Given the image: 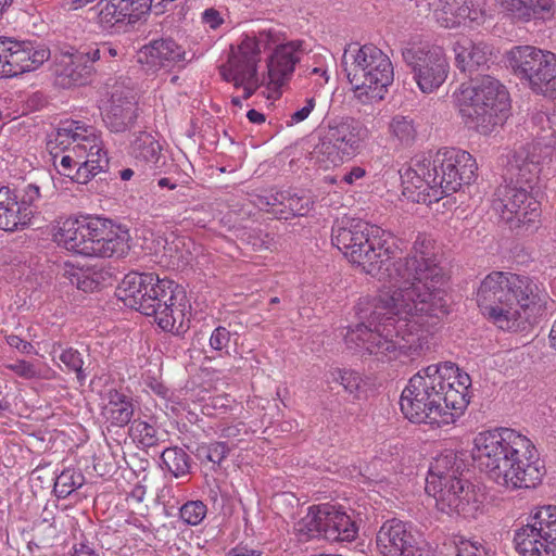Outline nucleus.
<instances>
[{"mask_svg":"<svg viewBox=\"0 0 556 556\" xmlns=\"http://www.w3.org/2000/svg\"><path fill=\"white\" fill-rule=\"evenodd\" d=\"M5 368L14 372L20 378L26 380L35 379L40 376L35 364L25 359H18L14 363L7 364Z\"/></svg>","mask_w":556,"mask_h":556,"instance_id":"53","label":"nucleus"},{"mask_svg":"<svg viewBox=\"0 0 556 556\" xmlns=\"http://www.w3.org/2000/svg\"><path fill=\"white\" fill-rule=\"evenodd\" d=\"M161 459L167 470L176 478L190 473L191 457L181 447L173 446L163 451Z\"/></svg>","mask_w":556,"mask_h":556,"instance_id":"38","label":"nucleus"},{"mask_svg":"<svg viewBox=\"0 0 556 556\" xmlns=\"http://www.w3.org/2000/svg\"><path fill=\"white\" fill-rule=\"evenodd\" d=\"M70 251L85 257L97 258L112 257L118 253L115 245H71Z\"/></svg>","mask_w":556,"mask_h":556,"instance_id":"49","label":"nucleus"},{"mask_svg":"<svg viewBox=\"0 0 556 556\" xmlns=\"http://www.w3.org/2000/svg\"><path fill=\"white\" fill-rule=\"evenodd\" d=\"M438 177L431 156L417 160L403 176L404 190L409 192L413 200L418 203L438 202L443 198Z\"/></svg>","mask_w":556,"mask_h":556,"instance_id":"20","label":"nucleus"},{"mask_svg":"<svg viewBox=\"0 0 556 556\" xmlns=\"http://www.w3.org/2000/svg\"><path fill=\"white\" fill-rule=\"evenodd\" d=\"M465 463L454 451H445L430 463L426 479V492H432L442 486L464 480Z\"/></svg>","mask_w":556,"mask_h":556,"instance_id":"23","label":"nucleus"},{"mask_svg":"<svg viewBox=\"0 0 556 556\" xmlns=\"http://www.w3.org/2000/svg\"><path fill=\"white\" fill-rule=\"evenodd\" d=\"M334 379L339 381L343 389L354 397H357V394L364 383L359 372L352 369L339 370Z\"/></svg>","mask_w":556,"mask_h":556,"instance_id":"48","label":"nucleus"},{"mask_svg":"<svg viewBox=\"0 0 556 556\" xmlns=\"http://www.w3.org/2000/svg\"><path fill=\"white\" fill-rule=\"evenodd\" d=\"M138 118L136 96L130 90H115L103 121L112 132H125L134 128Z\"/></svg>","mask_w":556,"mask_h":556,"instance_id":"22","label":"nucleus"},{"mask_svg":"<svg viewBox=\"0 0 556 556\" xmlns=\"http://www.w3.org/2000/svg\"><path fill=\"white\" fill-rule=\"evenodd\" d=\"M514 543L520 556H556V506L538 507L515 530Z\"/></svg>","mask_w":556,"mask_h":556,"instance_id":"12","label":"nucleus"},{"mask_svg":"<svg viewBox=\"0 0 556 556\" xmlns=\"http://www.w3.org/2000/svg\"><path fill=\"white\" fill-rule=\"evenodd\" d=\"M402 58L424 93L433 92L447 78L450 65L440 47L412 45L402 50Z\"/></svg>","mask_w":556,"mask_h":556,"instance_id":"13","label":"nucleus"},{"mask_svg":"<svg viewBox=\"0 0 556 556\" xmlns=\"http://www.w3.org/2000/svg\"><path fill=\"white\" fill-rule=\"evenodd\" d=\"M454 52L457 68L470 77L482 74L484 70L489 68L492 50L486 43L466 39L455 43Z\"/></svg>","mask_w":556,"mask_h":556,"instance_id":"26","label":"nucleus"},{"mask_svg":"<svg viewBox=\"0 0 556 556\" xmlns=\"http://www.w3.org/2000/svg\"><path fill=\"white\" fill-rule=\"evenodd\" d=\"M161 146L151 136L144 135L141 155L149 162H156Z\"/></svg>","mask_w":556,"mask_h":556,"instance_id":"57","label":"nucleus"},{"mask_svg":"<svg viewBox=\"0 0 556 556\" xmlns=\"http://www.w3.org/2000/svg\"><path fill=\"white\" fill-rule=\"evenodd\" d=\"M28 217L18 203V191L9 187L0 188V229L14 231L18 226L28 225Z\"/></svg>","mask_w":556,"mask_h":556,"instance_id":"29","label":"nucleus"},{"mask_svg":"<svg viewBox=\"0 0 556 556\" xmlns=\"http://www.w3.org/2000/svg\"><path fill=\"white\" fill-rule=\"evenodd\" d=\"M470 376L454 363L432 364L408 380L400 407L412 422L441 427L463 414L470 401Z\"/></svg>","mask_w":556,"mask_h":556,"instance_id":"2","label":"nucleus"},{"mask_svg":"<svg viewBox=\"0 0 556 556\" xmlns=\"http://www.w3.org/2000/svg\"><path fill=\"white\" fill-rule=\"evenodd\" d=\"M108 276L109 274L103 270L78 268L70 271V281L73 286H76L78 290L94 292L105 285Z\"/></svg>","mask_w":556,"mask_h":556,"instance_id":"36","label":"nucleus"},{"mask_svg":"<svg viewBox=\"0 0 556 556\" xmlns=\"http://www.w3.org/2000/svg\"><path fill=\"white\" fill-rule=\"evenodd\" d=\"M85 476L79 468L67 467L56 476L53 491L59 498H66L85 484Z\"/></svg>","mask_w":556,"mask_h":556,"instance_id":"39","label":"nucleus"},{"mask_svg":"<svg viewBox=\"0 0 556 556\" xmlns=\"http://www.w3.org/2000/svg\"><path fill=\"white\" fill-rule=\"evenodd\" d=\"M353 243H388L392 233L377 225L361 219H352Z\"/></svg>","mask_w":556,"mask_h":556,"instance_id":"37","label":"nucleus"},{"mask_svg":"<svg viewBox=\"0 0 556 556\" xmlns=\"http://www.w3.org/2000/svg\"><path fill=\"white\" fill-rule=\"evenodd\" d=\"M455 99L465 125L483 136L502 126L510 110L508 90L488 74H478L463 83Z\"/></svg>","mask_w":556,"mask_h":556,"instance_id":"7","label":"nucleus"},{"mask_svg":"<svg viewBox=\"0 0 556 556\" xmlns=\"http://www.w3.org/2000/svg\"><path fill=\"white\" fill-rule=\"evenodd\" d=\"M302 51L300 40L289 41L275 48L267 63L269 83L276 86L283 85L292 76Z\"/></svg>","mask_w":556,"mask_h":556,"instance_id":"27","label":"nucleus"},{"mask_svg":"<svg viewBox=\"0 0 556 556\" xmlns=\"http://www.w3.org/2000/svg\"><path fill=\"white\" fill-rule=\"evenodd\" d=\"M546 295L529 277L492 271L477 290L481 313L503 330H517L545 308Z\"/></svg>","mask_w":556,"mask_h":556,"instance_id":"4","label":"nucleus"},{"mask_svg":"<svg viewBox=\"0 0 556 556\" xmlns=\"http://www.w3.org/2000/svg\"><path fill=\"white\" fill-rule=\"evenodd\" d=\"M7 342L11 348L16 349L21 353L31 354L34 346L30 342L23 340L21 337L11 334L7 337Z\"/></svg>","mask_w":556,"mask_h":556,"instance_id":"60","label":"nucleus"},{"mask_svg":"<svg viewBox=\"0 0 556 556\" xmlns=\"http://www.w3.org/2000/svg\"><path fill=\"white\" fill-rule=\"evenodd\" d=\"M439 511L451 517L476 518L482 511L483 495L468 480L456 481L429 492Z\"/></svg>","mask_w":556,"mask_h":556,"instance_id":"18","label":"nucleus"},{"mask_svg":"<svg viewBox=\"0 0 556 556\" xmlns=\"http://www.w3.org/2000/svg\"><path fill=\"white\" fill-rule=\"evenodd\" d=\"M72 556H104V554L97 551L89 542H80L73 546Z\"/></svg>","mask_w":556,"mask_h":556,"instance_id":"61","label":"nucleus"},{"mask_svg":"<svg viewBox=\"0 0 556 556\" xmlns=\"http://www.w3.org/2000/svg\"><path fill=\"white\" fill-rule=\"evenodd\" d=\"M108 404L104 407V416L113 427L128 425L134 416L132 399L117 390H110Z\"/></svg>","mask_w":556,"mask_h":556,"instance_id":"32","label":"nucleus"},{"mask_svg":"<svg viewBox=\"0 0 556 556\" xmlns=\"http://www.w3.org/2000/svg\"><path fill=\"white\" fill-rule=\"evenodd\" d=\"M279 45H285L281 42V34L278 29L274 27L260 29L258 31H252L251 35L247 34L241 40L238 48L241 53L247 55L254 63H258L261 60V51L262 49L266 50Z\"/></svg>","mask_w":556,"mask_h":556,"instance_id":"30","label":"nucleus"},{"mask_svg":"<svg viewBox=\"0 0 556 556\" xmlns=\"http://www.w3.org/2000/svg\"><path fill=\"white\" fill-rule=\"evenodd\" d=\"M240 87L243 88V99L245 100L251 98L260 87L256 63H250L245 74L242 76V83L240 84Z\"/></svg>","mask_w":556,"mask_h":556,"instance_id":"52","label":"nucleus"},{"mask_svg":"<svg viewBox=\"0 0 556 556\" xmlns=\"http://www.w3.org/2000/svg\"><path fill=\"white\" fill-rule=\"evenodd\" d=\"M16 190L18 191V203L26 217H28V222H30L37 208L36 202L40 198V188L36 184H28Z\"/></svg>","mask_w":556,"mask_h":556,"instance_id":"45","label":"nucleus"},{"mask_svg":"<svg viewBox=\"0 0 556 556\" xmlns=\"http://www.w3.org/2000/svg\"><path fill=\"white\" fill-rule=\"evenodd\" d=\"M315 105H316L315 99L307 98L305 101V105L302 109L295 111L290 116V121H289L288 125H294V124L305 121L309 116L312 111L314 110Z\"/></svg>","mask_w":556,"mask_h":556,"instance_id":"58","label":"nucleus"},{"mask_svg":"<svg viewBox=\"0 0 556 556\" xmlns=\"http://www.w3.org/2000/svg\"><path fill=\"white\" fill-rule=\"evenodd\" d=\"M301 540L324 538L328 541H353L358 532L356 522L341 506L324 503L308 507L294 526Z\"/></svg>","mask_w":556,"mask_h":556,"instance_id":"11","label":"nucleus"},{"mask_svg":"<svg viewBox=\"0 0 556 556\" xmlns=\"http://www.w3.org/2000/svg\"><path fill=\"white\" fill-rule=\"evenodd\" d=\"M231 341V332L224 326L216 327L208 339V346L217 356L229 355V346Z\"/></svg>","mask_w":556,"mask_h":556,"instance_id":"46","label":"nucleus"},{"mask_svg":"<svg viewBox=\"0 0 556 556\" xmlns=\"http://www.w3.org/2000/svg\"><path fill=\"white\" fill-rule=\"evenodd\" d=\"M88 131H91V126L81 121H64L58 127L53 138L48 141V148L51 153L56 148H60L63 152L70 151L75 143L79 144L86 138Z\"/></svg>","mask_w":556,"mask_h":556,"instance_id":"31","label":"nucleus"},{"mask_svg":"<svg viewBox=\"0 0 556 556\" xmlns=\"http://www.w3.org/2000/svg\"><path fill=\"white\" fill-rule=\"evenodd\" d=\"M366 132L363 123L354 117L330 118L320 130L312 159L326 169L339 166L357 153Z\"/></svg>","mask_w":556,"mask_h":556,"instance_id":"9","label":"nucleus"},{"mask_svg":"<svg viewBox=\"0 0 556 556\" xmlns=\"http://www.w3.org/2000/svg\"><path fill=\"white\" fill-rule=\"evenodd\" d=\"M538 164L523 153L507 156L503 173L504 184L494 192L492 210L517 235L532 232L540 216V202L532 195L538 178Z\"/></svg>","mask_w":556,"mask_h":556,"instance_id":"6","label":"nucleus"},{"mask_svg":"<svg viewBox=\"0 0 556 556\" xmlns=\"http://www.w3.org/2000/svg\"><path fill=\"white\" fill-rule=\"evenodd\" d=\"M314 206L312 197L305 193L286 190V204L283 208L273 210V215L277 219H291L296 216H306Z\"/></svg>","mask_w":556,"mask_h":556,"instance_id":"33","label":"nucleus"},{"mask_svg":"<svg viewBox=\"0 0 556 556\" xmlns=\"http://www.w3.org/2000/svg\"><path fill=\"white\" fill-rule=\"evenodd\" d=\"M476 459L490 479L510 490L541 483L545 467L534 443L511 428H496L475 438Z\"/></svg>","mask_w":556,"mask_h":556,"instance_id":"3","label":"nucleus"},{"mask_svg":"<svg viewBox=\"0 0 556 556\" xmlns=\"http://www.w3.org/2000/svg\"><path fill=\"white\" fill-rule=\"evenodd\" d=\"M49 58L50 50L42 43L0 36V78L35 71Z\"/></svg>","mask_w":556,"mask_h":556,"instance_id":"16","label":"nucleus"},{"mask_svg":"<svg viewBox=\"0 0 556 556\" xmlns=\"http://www.w3.org/2000/svg\"><path fill=\"white\" fill-rule=\"evenodd\" d=\"M254 203L261 208L273 214V210L283 208L286 204V190L256 195Z\"/></svg>","mask_w":556,"mask_h":556,"instance_id":"50","label":"nucleus"},{"mask_svg":"<svg viewBox=\"0 0 556 556\" xmlns=\"http://www.w3.org/2000/svg\"><path fill=\"white\" fill-rule=\"evenodd\" d=\"M482 15V8L476 0H443L441 9L435 10L437 21L445 28L477 22Z\"/></svg>","mask_w":556,"mask_h":556,"instance_id":"28","label":"nucleus"},{"mask_svg":"<svg viewBox=\"0 0 556 556\" xmlns=\"http://www.w3.org/2000/svg\"><path fill=\"white\" fill-rule=\"evenodd\" d=\"M207 514V506L200 500L188 501L179 509L180 519L188 526H199Z\"/></svg>","mask_w":556,"mask_h":556,"instance_id":"44","label":"nucleus"},{"mask_svg":"<svg viewBox=\"0 0 556 556\" xmlns=\"http://www.w3.org/2000/svg\"><path fill=\"white\" fill-rule=\"evenodd\" d=\"M390 130L394 137L406 146L414 142L417 134L413 119L403 115H396L392 118Z\"/></svg>","mask_w":556,"mask_h":556,"instance_id":"42","label":"nucleus"},{"mask_svg":"<svg viewBox=\"0 0 556 556\" xmlns=\"http://www.w3.org/2000/svg\"><path fill=\"white\" fill-rule=\"evenodd\" d=\"M186 51L172 38H159L144 45L138 52V62L159 70L185 61Z\"/></svg>","mask_w":556,"mask_h":556,"instance_id":"24","label":"nucleus"},{"mask_svg":"<svg viewBox=\"0 0 556 556\" xmlns=\"http://www.w3.org/2000/svg\"><path fill=\"white\" fill-rule=\"evenodd\" d=\"M502 11L515 23L549 21L555 14L553 0H496Z\"/></svg>","mask_w":556,"mask_h":556,"instance_id":"25","label":"nucleus"},{"mask_svg":"<svg viewBox=\"0 0 556 556\" xmlns=\"http://www.w3.org/2000/svg\"><path fill=\"white\" fill-rule=\"evenodd\" d=\"M106 218L80 215L60 218L52 225L54 243H102Z\"/></svg>","mask_w":556,"mask_h":556,"instance_id":"19","label":"nucleus"},{"mask_svg":"<svg viewBox=\"0 0 556 556\" xmlns=\"http://www.w3.org/2000/svg\"><path fill=\"white\" fill-rule=\"evenodd\" d=\"M119 0H109L108 3L99 11L98 22L102 29L109 30L115 24L124 22L126 18L134 22L131 13L128 12Z\"/></svg>","mask_w":556,"mask_h":556,"instance_id":"41","label":"nucleus"},{"mask_svg":"<svg viewBox=\"0 0 556 556\" xmlns=\"http://www.w3.org/2000/svg\"><path fill=\"white\" fill-rule=\"evenodd\" d=\"M485 231L484 226H477L471 229H466L463 231L462 239L463 240H469L473 243H478L480 241L486 240V235H483Z\"/></svg>","mask_w":556,"mask_h":556,"instance_id":"62","label":"nucleus"},{"mask_svg":"<svg viewBox=\"0 0 556 556\" xmlns=\"http://www.w3.org/2000/svg\"><path fill=\"white\" fill-rule=\"evenodd\" d=\"M250 63H253V61L241 53L239 48L237 50L231 48L227 63L219 67V74L224 80L232 83L236 88H240L242 76L245 74Z\"/></svg>","mask_w":556,"mask_h":556,"instance_id":"34","label":"nucleus"},{"mask_svg":"<svg viewBox=\"0 0 556 556\" xmlns=\"http://www.w3.org/2000/svg\"><path fill=\"white\" fill-rule=\"evenodd\" d=\"M352 264L381 282L377 296L355 306L361 323L344 334L349 350L390 362L421 349L437 319L447 313L444 275L434 254L420 245L392 262L384 245H336Z\"/></svg>","mask_w":556,"mask_h":556,"instance_id":"1","label":"nucleus"},{"mask_svg":"<svg viewBox=\"0 0 556 556\" xmlns=\"http://www.w3.org/2000/svg\"><path fill=\"white\" fill-rule=\"evenodd\" d=\"M129 435L142 447H153L164 441L165 433L155 424L135 419L130 425Z\"/></svg>","mask_w":556,"mask_h":556,"instance_id":"35","label":"nucleus"},{"mask_svg":"<svg viewBox=\"0 0 556 556\" xmlns=\"http://www.w3.org/2000/svg\"><path fill=\"white\" fill-rule=\"evenodd\" d=\"M65 152L66 154H64L60 161L61 169L59 173L77 182L76 173L78 166L80 165L79 157L81 156L83 152L79 148H75V144L70 149V151Z\"/></svg>","mask_w":556,"mask_h":556,"instance_id":"47","label":"nucleus"},{"mask_svg":"<svg viewBox=\"0 0 556 556\" xmlns=\"http://www.w3.org/2000/svg\"><path fill=\"white\" fill-rule=\"evenodd\" d=\"M116 295L126 306L153 316L164 331L181 334L189 328L186 295L172 280L154 273L130 271L119 282Z\"/></svg>","mask_w":556,"mask_h":556,"instance_id":"5","label":"nucleus"},{"mask_svg":"<svg viewBox=\"0 0 556 556\" xmlns=\"http://www.w3.org/2000/svg\"><path fill=\"white\" fill-rule=\"evenodd\" d=\"M117 55V49L109 42L65 46L60 51V75L74 85H86L96 74L112 71Z\"/></svg>","mask_w":556,"mask_h":556,"instance_id":"10","label":"nucleus"},{"mask_svg":"<svg viewBox=\"0 0 556 556\" xmlns=\"http://www.w3.org/2000/svg\"><path fill=\"white\" fill-rule=\"evenodd\" d=\"M538 96L555 100L556 99V54L549 67L546 79H544L542 89L539 90Z\"/></svg>","mask_w":556,"mask_h":556,"instance_id":"55","label":"nucleus"},{"mask_svg":"<svg viewBox=\"0 0 556 556\" xmlns=\"http://www.w3.org/2000/svg\"><path fill=\"white\" fill-rule=\"evenodd\" d=\"M555 54L534 46H516L507 52V60L514 75L538 94Z\"/></svg>","mask_w":556,"mask_h":556,"instance_id":"17","label":"nucleus"},{"mask_svg":"<svg viewBox=\"0 0 556 556\" xmlns=\"http://www.w3.org/2000/svg\"><path fill=\"white\" fill-rule=\"evenodd\" d=\"M457 556H485L484 547L469 540H460L456 546Z\"/></svg>","mask_w":556,"mask_h":556,"instance_id":"56","label":"nucleus"},{"mask_svg":"<svg viewBox=\"0 0 556 556\" xmlns=\"http://www.w3.org/2000/svg\"><path fill=\"white\" fill-rule=\"evenodd\" d=\"M341 65L353 88L361 90L359 94H366L370 100H382L394 79L391 60L371 43L349 46L344 50Z\"/></svg>","mask_w":556,"mask_h":556,"instance_id":"8","label":"nucleus"},{"mask_svg":"<svg viewBox=\"0 0 556 556\" xmlns=\"http://www.w3.org/2000/svg\"><path fill=\"white\" fill-rule=\"evenodd\" d=\"M263 552L260 549L250 548L247 545H238L230 549L228 556H262Z\"/></svg>","mask_w":556,"mask_h":556,"instance_id":"63","label":"nucleus"},{"mask_svg":"<svg viewBox=\"0 0 556 556\" xmlns=\"http://www.w3.org/2000/svg\"><path fill=\"white\" fill-rule=\"evenodd\" d=\"M331 243H353L352 219L332 227Z\"/></svg>","mask_w":556,"mask_h":556,"instance_id":"54","label":"nucleus"},{"mask_svg":"<svg viewBox=\"0 0 556 556\" xmlns=\"http://www.w3.org/2000/svg\"><path fill=\"white\" fill-rule=\"evenodd\" d=\"M59 358L67 367L68 370L76 374L77 381L80 386H84L88 372L84 367L85 363L80 352L74 348H67L61 352Z\"/></svg>","mask_w":556,"mask_h":556,"instance_id":"43","label":"nucleus"},{"mask_svg":"<svg viewBox=\"0 0 556 556\" xmlns=\"http://www.w3.org/2000/svg\"><path fill=\"white\" fill-rule=\"evenodd\" d=\"M432 166L439 174V188L442 197L470 185L477 177L478 165L472 155L457 148H442L431 155Z\"/></svg>","mask_w":556,"mask_h":556,"instance_id":"14","label":"nucleus"},{"mask_svg":"<svg viewBox=\"0 0 556 556\" xmlns=\"http://www.w3.org/2000/svg\"><path fill=\"white\" fill-rule=\"evenodd\" d=\"M75 148H79L84 152L79 157L80 165L76 173L77 184H88L99 173L108 168V154L93 126H91V131L86 132V138L79 144L75 143Z\"/></svg>","mask_w":556,"mask_h":556,"instance_id":"21","label":"nucleus"},{"mask_svg":"<svg viewBox=\"0 0 556 556\" xmlns=\"http://www.w3.org/2000/svg\"><path fill=\"white\" fill-rule=\"evenodd\" d=\"M202 21L212 29H217L224 23L220 13L214 8L206 9L202 13Z\"/></svg>","mask_w":556,"mask_h":556,"instance_id":"59","label":"nucleus"},{"mask_svg":"<svg viewBox=\"0 0 556 556\" xmlns=\"http://www.w3.org/2000/svg\"><path fill=\"white\" fill-rule=\"evenodd\" d=\"M365 176V169L362 167H353L349 173H346L342 180L346 184H353L355 180L361 179Z\"/></svg>","mask_w":556,"mask_h":556,"instance_id":"64","label":"nucleus"},{"mask_svg":"<svg viewBox=\"0 0 556 556\" xmlns=\"http://www.w3.org/2000/svg\"><path fill=\"white\" fill-rule=\"evenodd\" d=\"M229 453L230 447L227 442L214 441L199 444L194 455L201 464L211 463L212 469L215 470Z\"/></svg>","mask_w":556,"mask_h":556,"instance_id":"40","label":"nucleus"},{"mask_svg":"<svg viewBox=\"0 0 556 556\" xmlns=\"http://www.w3.org/2000/svg\"><path fill=\"white\" fill-rule=\"evenodd\" d=\"M379 556H429L427 543L410 522L386 520L376 534Z\"/></svg>","mask_w":556,"mask_h":556,"instance_id":"15","label":"nucleus"},{"mask_svg":"<svg viewBox=\"0 0 556 556\" xmlns=\"http://www.w3.org/2000/svg\"><path fill=\"white\" fill-rule=\"evenodd\" d=\"M106 230L104 231L102 243L128 242L130 240L129 230L126 226L116 224L114 220L106 218Z\"/></svg>","mask_w":556,"mask_h":556,"instance_id":"51","label":"nucleus"}]
</instances>
